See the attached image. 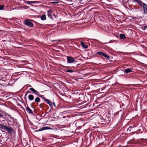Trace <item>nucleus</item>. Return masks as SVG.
<instances>
[{"instance_id":"473e14b6","label":"nucleus","mask_w":147,"mask_h":147,"mask_svg":"<svg viewBox=\"0 0 147 147\" xmlns=\"http://www.w3.org/2000/svg\"><path fill=\"white\" fill-rule=\"evenodd\" d=\"M54 105H55V104L54 103Z\"/></svg>"},{"instance_id":"a878e982","label":"nucleus","mask_w":147,"mask_h":147,"mask_svg":"<svg viewBox=\"0 0 147 147\" xmlns=\"http://www.w3.org/2000/svg\"><path fill=\"white\" fill-rule=\"evenodd\" d=\"M58 3V2H52V3Z\"/></svg>"},{"instance_id":"6e6552de","label":"nucleus","mask_w":147,"mask_h":147,"mask_svg":"<svg viewBox=\"0 0 147 147\" xmlns=\"http://www.w3.org/2000/svg\"><path fill=\"white\" fill-rule=\"evenodd\" d=\"M26 110L27 112L29 114H32L33 113L32 111L29 107L28 106H27L26 107Z\"/></svg>"},{"instance_id":"423d86ee","label":"nucleus","mask_w":147,"mask_h":147,"mask_svg":"<svg viewBox=\"0 0 147 147\" xmlns=\"http://www.w3.org/2000/svg\"><path fill=\"white\" fill-rule=\"evenodd\" d=\"M6 130L7 131L8 133L9 134L14 133L15 132V131L13 129L7 127Z\"/></svg>"},{"instance_id":"c85d7f7f","label":"nucleus","mask_w":147,"mask_h":147,"mask_svg":"<svg viewBox=\"0 0 147 147\" xmlns=\"http://www.w3.org/2000/svg\"><path fill=\"white\" fill-rule=\"evenodd\" d=\"M28 93V92H26V93L25 94V96H26V95H27V94Z\"/></svg>"},{"instance_id":"cd10ccee","label":"nucleus","mask_w":147,"mask_h":147,"mask_svg":"<svg viewBox=\"0 0 147 147\" xmlns=\"http://www.w3.org/2000/svg\"><path fill=\"white\" fill-rule=\"evenodd\" d=\"M0 116L1 117H2L3 116V115L2 114L0 113Z\"/></svg>"},{"instance_id":"f8f14e48","label":"nucleus","mask_w":147,"mask_h":147,"mask_svg":"<svg viewBox=\"0 0 147 147\" xmlns=\"http://www.w3.org/2000/svg\"><path fill=\"white\" fill-rule=\"evenodd\" d=\"M125 71L126 73H128L132 71L131 69L130 68H128L124 70Z\"/></svg>"},{"instance_id":"dca6fc26","label":"nucleus","mask_w":147,"mask_h":147,"mask_svg":"<svg viewBox=\"0 0 147 147\" xmlns=\"http://www.w3.org/2000/svg\"><path fill=\"white\" fill-rule=\"evenodd\" d=\"M81 44L82 45V46L84 48L86 49L88 48L87 46L85 45L84 42H83L82 41L81 42Z\"/></svg>"},{"instance_id":"c756f323","label":"nucleus","mask_w":147,"mask_h":147,"mask_svg":"<svg viewBox=\"0 0 147 147\" xmlns=\"http://www.w3.org/2000/svg\"><path fill=\"white\" fill-rule=\"evenodd\" d=\"M133 127H134L130 126L129 128H133Z\"/></svg>"},{"instance_id":"7ed1b4c3","label":"nucleus","mask_w":147,"mask_h":147,"mask_svg":"<svg viewBox=\"0 0 147 147\" xmlns=\"http://www.w3.org/2000/svg\"><path fill=\"white\" fill-rule=\"evenodd\" d=\"M13 119V117H11L10 119H7L6 120V121L9 125H13L14 121Z\"/></svg>"},{"instance_id":"aec40b11","label":"nucleus","mask_w":147,"mask_h":147,"mask_svg":"<svg viewBox=\"0 0 147 147\" xmlns=\"http://www.w3.org/2000/svg\"><path fill=\"white\" fill-rule=\"evenodd\" d=\"M66 71L69 73H72L73 72V70L70 69H68Z\"/></svg>"},{"instance_id":"7c9ffc66","label":"nucleus","mask_w":147,"mask_h":147,"mask_svg":"<svg viewBox=\"0 0 147 147\" xmlns=\"http://www.w3.org/2000/svg\"><path fill=\"white\" fill-rule=\"evenodd\" d=\"M83 0H80V2H81Z\"/></svg>"},{"instance_id":"bb28decb","label":"nucleus","mask_w":147,"mask_h":147,"mask_svg":"<svg viewBox=\"0 0 147 147\" xmlns=\"http://www.w3.org/2000/svg\"><path fill=\"white\" fill-rule=\"evenodd\" d=\"M147 28V25L144 27V28L146 29Z\"/></svg>"},{"instance_id":"f3484780","label":"nucleus","mask_w":147,"mask_h":147,"mask_svg":"<svg viewBox=\"0 0 147 147\" xmlns=\"http://www.w3.org/2000/svg\"><path fill=\"white\" fill-rule=\"evenodd\" d=\"M35 101L37 103L40 102V99L38 97H36L35 100Z\"/></svg>"},{"instance_id":"6ab92c4d","label":"nucleus","mask_w":147,"mask_h":147,"mask_svg":"<svg viewBox=\"0 0 147 147\" xmlns=\"http://www.w3.org/2000/svg\"><path fill=\"white\" fill-rule=\"evenodd\" d=\"M26 3L28 4H30L32 3H34L35 2L34 1H26Z\"/></svg>"},{"instance_id":"f257e3e1","label":"nucleus","mask_w":147,"mask_h":147,"mask_svg":"<svg viewBox=\"0 0 147 147\" xmlns=\"http://www.w3.org/2000/svg\"><path fill=\"white\" fill-rule=\"evenodd\" d=\"M24 24L27 26L30 27L33 26V24L31 21V20L29 19H27L25 20Z\"/></svg>"},{"instance_id":"b1692460","label":"nucleus","mask_w":147,"mask_h":147,"mask_svg":"<svg viewBox=\"0 0 147 147\" xmlns=\"http://www.w3.org/2000/svg\"><path fill=\"white\" fill-rule=\"evenodd\" d=\"M47 127H43L42 128V129H41V130H45V129H46V128Z\"/></svg>"},{"instance_id":"1a4fd4ad","label":"nucleus","mask_w":147,"mask_h":147,"mask_svg":"<svg viewBox=\"0 0 147 147\" xmlns=\"http://www.w3.org/2000/svg\"><path fill=\"white\" fill-rule=\"evenodd\" d=\"M51 13L52 11L51 10H50L48 11L47 12L48 16L51 19H53V18L51 15Z\"/></svg>"},{"instance_id":"0eeeda50","label":"nucleus","mask_w":147,"mask_h":147,"mask_svg":"<svg viewBox=\"0 0 147 147\" xmlns=\"http://www.w3.org/2000/svg\"><path fill=\"white\" fill-rule=\"evenodd\" d=\"M133 1L134 3H136L140 5L142 7V4L144 3L142 2L140 0H133Z\"/></svg>"},{"instance_id":"4be33fe9","label":"nucleus","mask_w":147,"mask_h":147,"mask_svg":"<svg viewBox=\"0 0 147 147\" xmlns=\"http://www.w3.org/2000/svg\"><path fill=\"white\" fill-rule=\"evenodd\" d=\"M39 97L42 98L44 97L43 95H40L39 94H37Z\"/></svg>"},{"instance_id":"20e7f679","label":"nucleus","mask_w":147,"mask_h":147,"mask_svg":"<svg viewBox=\"0 0 147 147\" xmlns=\"http://www.w3.org/2000/svg\"><path fill=\"white\" fill-rule=\"evenodd\" d=\"M142 7H143L144 14H147V5L144 3L142 4Z\"/></svg>"},{"instance_id":"9b49d317","label":"nucleus","mask_w":147,"mask_h":147,"mask_svg":"<svg viewBox=\"0 0 147 147\" xmlns=\"http://www.w3.org/2000/svg\"><path fill=\"white\" fill-rule=\"evenodd\" d=\"M28 98L30 100H32L34 99L33 96L32 94H30L28 96Z\"/></svg>"},{"instance_id":"9d476101","label":"nucleus","mask_w":147,"mask_h":147,"mask_svg":"<svg viewBox=\"0 0 147 147\" xmlns=\"http://www.w3.org/2000/svg\"><path fill=\"white\" fill-rule=\"evenodd\" d=\"M30 90L32 91L35 94H37L38 93V92L36 91V90H35L34 88H30Z\"/></svg>"},{"instance_id":"ddd939ff","label":"nucleus","mask_w":147,"mask_h":147,"mask_svg":"<svg viewBox=\"0 0 147 147\" xmlns=\"http://www.w3.org/2000/svg\"><path fill=\"white\" fill-rule=\"evenodd\" d=\"M119 37L121 39H124L125 38V35L123 34H120L119 35Z\"/></svg>"},{"instance_id":"a211bd4d","label":"nucleus","mask_w":147,"mask_h":147,"mask_svg":"<svg viewBox=\"0 0 147 147\" xmlns=\"http://www.w3.org/2000/svg\"><path fill=\"white\" fill-rule=\"evenodd\" d=\"M46 101H45L47 102L51 106L52 105V103L48 100L47 99L46 100Z\"/></svg>"},{"instance_id":"39448f33","label":"nucleus","mask_w":147,"mask_h":147,"mask_svg":"<svg viewBox=\"0 0 147 147\" xmlns=\"http://www.w3.org/2000/svg\"><path fill=\"white\" fill-rule=\"evenodd\" d=\"M97 54L100 55H102L108 59H109L110 58V57L107 55L101 52H98Z\"/></svg>"},{"instance_id":"f03ea898","label":"nucleus","mask_w":147,"mask_h":147,"mask_svg":"<svg viewBox=\"0 0 147 147\" xmlns=\"http://www.w3.org/2000/svg\"><path fill=\"white\" fill-rule=\"evenodd\" d=\"M67 63H73L75 61L74 58L70 56H67Z\"/></svg>"},{"instance_id":"412c9836","label":"nucleus","mask_w":147,"mask_h":147,"mask_svg":"<svg viewBox=\"0 0 147 147\" xmlns=\"http://www.w3.org/2000/svg\"><path fill=\"white\" fill-rule=\"evenodd\" d=\"M4 8V6L2 5H0V10H2Z\"/></svg>"},{"instance_id":"2f4dec72","label":"nucleus","mask_w":147,"mask_h":147,"mask_svg":"<svg viewBox=\"0 0 147 147\" xmlns=\"http://www.w3.org/2000/svg\"><path fill=\"white\" fill-rule=\"evenodd\" d=\"M28 92V93H30V92Z\"/></svg>"},{"instance_id":"2eb2a0df","label":"nucleus","mask_w":147,"mask_h":147,"mask_svg":"<svg viewBox=\"0 0 147 147\" xmlns=\"http://www.w3.org/2000/svg\"><path fill=\"white\" fill-rule=\"evenodd\" d=\"M40 19L42 20H45L46 19V16L45 15H43L41 16L40 17Z\"/></svg>"},{"instance_id":"4468645a","label":"nucleus","mask_w":147,"mask_h":147,"mask_svg":"<svg viewBox=\"0 0 147 147\" xmlns=\"http://www.w3.org/2000/svg\"><path fill=\"white\" fill-rule=\"evenodd\" d=\"M6 127H7V126H6L4 125L3 124H0V128H1L3 129H6Z\"/></svg>"},{"instance_id":"5701e85b","label":"nucleus","mask_w":147,"mask_h":147,"mask_svg":"<svg viewBox=\"0 0 147 147\" xmlns=\"http://www.w3.org/2000/svg\"><path fill=\"white\" fill-rule=\"evenodd\" d=\"M131 18L133 19H135L136 20V19H137V18L134 17H133V16L131 17Z\"/></svg>"},{"instance_id":"393cba45","label":"nucleus","mask_w":147,"mask_h":147,"mask_svg":"<svg viewBox=\"0 0 147 147\" xmlns=\"http://www.w3.org/2000/svg\"><path fill=\"white\" fill-rule=\"evenodd\" d=\"M42 98L43 99V100H44V101H46V100H47V99H46V98H45V97H43Z\"/></svg>"}]
</instances>
